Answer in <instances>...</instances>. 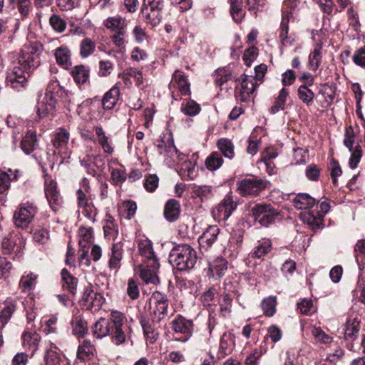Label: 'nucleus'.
Returning a JSON list of instances; mask_svg holds the SVG:
<instances>
[{"label":"nucleus","instance_id":"1","mask_svg":"<svg viewBox=\"0 0 365 365\" xmlns=\"http://www.w3.org/2000/svg\"><path fill=\"white\" fill-rule=\"evenodd\" d=\"M43 46L37 41L25 43L13 61L12 68L7 73L8 86L18 91L26 88L29 73L41 63Z\"/></svg>","mask_w":365,"mask_h":365},{"label":"nucleus","instance_id":"2","mask_svg":"<svg viewBox=\"0 0 365 365\" xmlns=\"http://www.w3.org/2000/svg\"><path fill=\"white\" fill-rule=\"evenodd\" d=\"M197 252L189 245L182 244L174 247L169 255V262L180 271L192 269L197 262Z\"/></svg>","mask_w":365,"mask_h":365},{"label":"nucleus","instance_id":"3","mask_svg":"<svg viewBox=\"0 0 365 365\" xmlns=\"http://www.w3.org/2000/svg\"><path fill=\"white\" fill-rule=\"evenodd\" d=\"M269 182L265 178L252 176L237 181V191L242 197H257L265 190Z\"/></svg>","mask_w":365,"mask_h":365},{"label":"nucleus","instance_id":"4","mask_svg":"<svg viewBox=\"0 0 365 365\" xmlns=\"http://www.w3.org/2000/svg\"><path fill=\"white\" fill-rule=\"evenodd\" d=\"M163 0H143L140 14L143 21L153 26L158 25L162 19Z\"/></svg>","mask_w":365,"mask_h":365},{"label":"nucleus","instance_id":"5","mask_svg":"<svg viewBox=\"0 0 365 365\" xmlns=\"http://www.w3.org/2000/svg\"><path fill=\"white\" fill-rule=\"evenodd\" d=\"M251 214L256 222L267 227L275 221L279 213L270 204L258 203L252 207Z\"/></svg>","mask_w":365,"mask_h":365},{"label":"nucleus","instance_id":"6","mask_svg":"<svg viewBox=\"0 0 365 365\" xmlns=\"http://www.w3.org/2000/svg\"><path fill=\"white\" fill-rule=\"evenodd\" d=\"M104 302L103 296L101 293L95 292L91 284L85 288L81 300V305L83 309L96 312L100 310Z\"/></svg>","mask_w":365,"mask_h":365},{"label":"nucleus","instance_id":"7","mask_svg":"<svg viewBox=\"0 0 365 365\" xmlns=\"http://www.w3.org/2000/svg\"><path fill=\"white\" fill-rule=\"evenodd\" d=\"M36 213V207L32 203L25 202L19 205L14 214V224L16 227L26 229L31 222Z\"/></svg>","mask_w":365,"mask_h":365},{"label":"nucleus","instance_id":"8","mask_svg":"<svg viewBox=\"0 0 365 365\" xmlns=\"http://www.w3.org/2000/svg\"><path fill=\"white\" fill-rule=\"evenodd\" d=\"M76 200L78 212L89 221L94 222L98 212L92 200L82 190L78 189L76 192Z\"/></svg>","mask_w":365,"mask_h":365},{"label":"nucleus","instance_id":"9","mask_svg":"<svg viewBox=\"0 0 365 365\" xmlns=\"http://www.w3.org/2000/svg\"><path fill=\"white\" fill-rule=\"evenodd\" d=\"M171 329L176 334H182L183 336L180 338H176L177 341L181 342L187 341L193 332V323L192 320L187 319L181 315H178L172 322H171Z\"/></svg>","mask_w":365,"mask_h":365},{"label":"nucleus","instance_id":"10","mask_svg":"<svg viewBox=\"0 0 365 365\" xmlns=\"http://www.w3.org/2000/svg\"><path fill=\"white\" fill-rule=\"evenodd\" d=\"M44 191L50 207L53 212H57L62 206L63 198L57 189L56 182L46 178L45 180Z\"/></svg>","mask_w":365,"mask_h":365},{"label":"nucleus","instance_id":"11","mask_svg":"<svg viewBox=\"0 0 365 365\" xmlns=\"http://www.w3.org/2000/svg\"><path fill=\"white\" fill-rule=\"evenodd\" d=\"M237 203L231 195H227L220 203L212 210L214 218L219 221H226L236 209Z\"/></svg>","mask_w":365,"mask_h":365},{"label":"nucleus","instance_id":"12","mask_svg":"<svg viewBox=\"0 0 365 365\" xmlns=\"http://www.w3.org/2000/svg\"><path fill=\"white\" fill-rule=\"evenodd\" d=\"M26 241L22 235L18 231H12L3 237L1 248L4 254H11L16 247L18 250L24 247Z\"/></svg>","mask_w":365,"mask_h":365},{"label":"nucleus","instance_id":"13","mask_svg":"<svg viewBox=\"0 0 365 365\" xmlns=\"http://www.w3.org/2000/svg\"><path fill=\"white\" fill-rule=\"evenodd\" d=\"M159 267L160 264L158 259H151L150 262H147L146 265H141L139 267L140 277L146 284H155L159 281L157 276Z\"/></svg>","mask_w":365,"mask_h":365},{"label":"nucleus","instance_id":"14","mask_svg":"<svg viewBox=\"0 0 365 365\" xmlns=\"http://www.w3.org/2000/svg\"><path fill=\"white\" fill-rule=\"evenodd\" d=\"M43 97L46 98L51 97V98L54 101V105L56 106L59 99H61L63 102L71 101V98L68 96V93L60 86L59 83L56 81L49 83Z\"/></svg>","mask_w":365,"mask_h":365},{"label":"nucleus","instance_id":"15","mask_svg":"<svg viewBox=\"0 0 365 365\" xmlns=\"http://www.w3.org/2000/svg\"><path fill=\"white\" fill-rule=\"evenodd\" d=\"M41 337L39 334L36 331L30 329L29 327H26V330L22 334L23 346L25 349L31 351V355L34 354L38 349L39 343Z\"/></svg>","mask_w":365,"mask_h":365},{"label":"nucleus","instance_id":"16","mask_svg":"<svg viewBox=\"0 0 365 365\" xmlns=\"http://www.w3.org/2000/svg\"><path fill=\"white\" fill-rule=\"evenodd\" d=\"M240 81V100L247 101L249 100L250 94H252L257 88V81L253 76L246 74L241 77Z\"/></svg>","mask_w":365,"mask_h":365},{"label":"nucleus","instance_id":"17","mask_svg":"<svg viewBox=\"0 0 365 365\" xmlns=\"http://www.w3.org/2000/svg\"><path fill=\"white\" fill-rule=\"evenodd\" d=\"M69 138V132L65 128H60L57 130L52 139L53 147L58 150L59 153L64 154L63 158L69 156V153L67 151V144Z\"/></svg>","mask_w":365,"mask_h":365},{"label":"nucleus","instance_id":"18","mask_svg":"<svg viewBox=\"0 0 365 365\" xmlns=\"http://www.w3.org/2000/svg\"><path fill=\"white\" fill-rule=\"evenodd\" d=\"M95 132V141L101 146L104 153L111 155L114 152L112 140L108 137L101 125L93 128Z\"/></svg>","mask_w":365,"mask_h":365},{"label":"nucleus","instance_id":"19","mask_svg":"<svg viewBox=\"0 0 365 365\" xmlns=\"http://www.w3.org/2000/svg\"><path fill=\"white\" fill-rule=\"evenodd\" d=\"M220 233V228L216 225L209 226L198 238L200 249L207 250L215 242Z\"/></svg>","mask_w":365,"mask_h":365},{"label":"nucleus","instance_id":"20","mask_svg":"<svg viewBox=\"0 0 365 365\" xmlns=\"http://www.w3.org/2000/svg\"><path fill=\"white\" fill-rule=\"evenodd\" d=\"M176 88L182 96L190 94V83L186 76L179 71H175L173 74V79L170 83V88Z\"/></svg>","mask_w":365,"mask_h":365},{"label":"nucleus","instance_id":"21","mask_svg":"<svg viewBox=\"0 0 365 365\" xmlns=\"http://www.w3.org/2000/svg\"><path fill=\"white\" fill-rule=\"evenodd\" d=\"M113 331V327L106 318H100L92 327L93 334L97 339L110 335Z\"/></svg>","mask_w":365,"mask_h":365},{"label":"nucleus","instance_id":"22","mask_svg":"<svg viewBox=\"0 0 365 365\" xmlns=\"http://www.w3.org/2000/svg\"><path fill=\"white\" fill-rule=\"evenodd\" d=\"M123 245L120 242L114 243L112 246L111 254L108 262V267L110 270L117 272L120 267V262L123 258Z\"/></svg>","mask_w":365,"mask_h":365},{"label":"nucleus","instance_id":"23","mask_svg":"<svg viewBox=\"0 0 365 365\" xmlns=\"http://www.w3.org/2000/svg\"><path fill=\"white\" fill-rule=\"evenodd\" d=\"M305 7V2L301 0H287L284 2L282 12V16L290 18L297 15L300 10Z\"/></svg>","mask_w":365,"mask_h":365},{"label":"nucleus","instance_id":"24","mask_svg":"<svg viewBox=\"0 0 365 365\" xmlns=\"http://www.w3.org/2000/svg\"><path fill=\"white\" fill-rule=\"evenodd\" d=\"M180 210V202L176 200L170 199L165 205L164 216L168 222H173L179 218Z\"/></svg>","mask_w":365,"mask_h":365},{"label":"nucleus","instance_id":"25","mask_svg":"<svg viewBox=\"0 0 365 365\" xmlns=\"http://www.w3.org/2000/svg\"><path fill=\"white\" fill-rule=\"evenodd\" d=\"M56 109L54 101L50 98L42 96L38 100L36 113L39 118H43L49 114H52Z\"/></svg>","mask_w":365,"mask_h":365},{"label":"nucleus","instance_id":"26","mask_svg":"<svg viewBox=\"0 0 365 365\" xmlns=\"http://www.w3.org/2000/svg\"><path fill=\"white\" fill-rule=\"evenodd\" d=\"M103 25L108 29L115 33L126 31L127 28V21L125 18H123L120 16L108 17L106 19Z\"/></svg>","mask_w":365,"mask_h":365},{"label":"nucleus","instance_id":"27","mask_svg":"<svg viewBox=\"0 0 365 365\" xmlns=\"http://www.w3.org/2000/svg\"><path fill=\"white\" fill-rule=\"evenodd\" d=\"M55 57L58 65L65 69L71 66V51L67 46H60L55 50Z\"/></svg>","mask_w":365,"mask_h":365},{"label":"nucleus","instance_id":"28","mask_svg":"<svg viewBox=\"0 0 365 365\" xmlns=\"http://www.w3.org/2000/svg\"><path fill=\"white\" fill-rule=\"evenodd\" d=\"M38 277V274L34 272H25L21 277L19 285L21 292L24 293L31 292L36 287Z\"/></svg>","mask_w":365,"mask_h":365},{"label":"nucleus","instance_id":"29","mask_svg":"<svg viewBox=\"0 0 365 365\" xmlns=\"http://www.w3.org/2000/svg\"><path fill=\"white\" fill-rule=\"evenodd\" d=\"M89 69L83 65L76 66L71 71V75L78 86H83L89 81Z\"/></svg>","mask_w":365,"mask_h":365},{"label":"nucleus","instance_id":"30","mask_svg":"<svg viewBox=\"0 0 365 365\" xmlns=\"http://www.w3.org/2000/svg\"><path fill=\"white\" fill-rule=\"evenodd\" d=\"M61 274L63 282V289L74 295L77 291L78 279L73 277L66 269H63Z\"/></svg>","mask_w":365,"mask_h":365},{"label":"nucleus","instance_id":"31","mask_svg":"<svg viewBox=\"0 0 365 365\" xmlns=\"http://www.w3.org/2000/svg\"><path fill=\"white\" fill-rule=\"evenodd\" d=\"M293 205L298 210L309 209L316 203V200L307 193H299L293 200Z\"/></svg>","mask_w":365,"mask_h":365},{"label":"nucleus","instance_id":"32","mask_svg":"<svg viewBox=\"0 0 365 365\" xmlns=\"http://www.w3.org/2000/svg\"><path fill=\"white\" fill-rule=\"evenodd\" d=\"M78 244L81 248H86L93 241V231L92 227L81 226L78 229Z\"/></svg>","mask_w":365,"mask_h":365},{"label":"nucleus","instance_id":"33","mask_svg":"<svg viewBox=\"0 0 365 365\" xmlns=\"http://www.w3.org/2000/svg\"><path fill=\"white\" fill-rule=\"evenodd\" d=\"M119 95L120 91L117 87H113L106 93L102 100L103 108L107 110L113 109L118 101Z\"/></svg>","mask_w":365,"mask_h":365},{"label":"nucleus","instance_id":"34","mask_svg":"<svg viewBox=\"0 0 365 365\" xmlns=\"http://www.w3.org/2000/svg\"><path fill=\"white\" fill-rule=\"evenodd\" d=\"M21 149L26 154L33 152L37 147V140L36 133L29 130L21 141Z\"/></svg>","mask_w":365,"mask_h":365},{"label":"nucleus","instance_id":"35","mask_svg":"<svg viewBox=\"0 0 365 365\" xmlns=\"http://www.w3.org/2000/svg\"><path fill=\"white\" fill-rule=\"evenodd\" d=\"M227 261L222 257L216 258L210 264V270L212 276L217 278L223 277L227 270Z\"/></svg>","mask_w":365,"mask_h":365},{"label":"nucleus","instance_id":"36","mask_svg":"<svg viewBox=\"0 0 365 365\" xmlns=\"http://www.w3.org/2000/svg\"><path fill=\"white\" fill-rule=\"evenodd\" d=\"M1 315L0 321L3 325H5L11 319L17 307V302L14 299H7L4 302Z\"/></svg>","mask_w":365,"mask_h":365},{"label":"nucleus","instance_id":"37","mask_svg":"<svg viewBox=\"0 0 365 365\" xmlns=\"http://www.w3.org/2000/svg\"><path fill=\"white\" fill-rule=\"evenodd\" d=\"M19 175V171L15 170L14 172L10 169L9 173H0V193H4L10 187L12 180H16Z\"/></svg>","mask_w":365,"mask_h":365},{"label":"nucleus","instance_id":"38","mask_svg":"<svg viewBox=\"0 0 365 365\" xmlns=\"http://www.w3.org/2000/svg\"><path fill=\"white\" fill-rule=\"evenodd\" d=\"M289 93V91L286 88H282L279 91L278 96L275 98L273 106L269 109L271 113L275 114L285 108V104Z\"/></svg>","mask_w":365,"mask_h":365},{"label":"nucleus","instance_id":"39","mask_svg":"<svg viewBox=\"0 0 365 365\" xmlns=\"http://www.w3.org/2000/svg\"><path fill=\"white\" fill-rule=\"evenodd\" d=\"M217 147L223 155L232 159L235 156V145L232 140L228 138H220L217 142Z\"/></svg>","mask_w":365,"mask_h":365},{"label":"nucleus","instance_id":"40","mask_svg":"<svg viewBox=\"0 0 365 365\" xmlns=\"http://www.w3.org/2000/svg\"><path fill=\"white\" fill-rule=\"evenodd\" d=\"M106 217L103 225L104 235L108 239L115 240L118 235V226L115 224L114 218L111 215H106Z\"/></svg>","mask_w":365,"mask_h":365},{"label":"nucleus","instance_id":"41","mask_svg":"<svg viewBox=\"0 0 365 365\" xmlns=\"http://www.w3.org/2000/svg\"><path fill=\"white\" fill-rule=\"evenodd\" d=\"M140 324L147 339H149L151 343L155 341L158 338V333L154 327L153 321L143 318L140 320Z\"/></svg>","mask_w":365,"mask_h":365},{"label":"nucleus","instance_id":"42","mask_svg":"<svg viewBox=\"0 0 365 365\" xmlns=\"http://www.w3.org/2000/svg\"><path fill=\"white\" fill-rule=\"evenodd\" d=\"M94 351L95 347L93 344H91V341L84 340L83 343L78 346L77 351V359L83 361L91 356H93Z\"/></svg>","mask_w":365,"mask_h":365},{"label":"nucleus","instance_id":"43","mask_svg":"<svg viewBox=\"0 0 365 365\" xmlns=\"http://www.w3.org/2000/svg\"><path fill=\"white\" fill-rule=\"evenodd\" d=\"M230 14L233 20L240 23L245 16V11L242 9V0H230Z\"/></svg>","mask_w":365,"mask_h":365},{"label":"nucleus","instance_id":"44","mask_svg":"<svg viewBox=\"0 0 365 365\" xmlns=\"http://www.w3.org/2000/svg\"><path fill=\"white\" fill-rule=\"evenodd\" d=\"M223 163V159L221 153L212 152L208 155L205 160L206 168L210 171H215L219 169Z\"/></svg>","mask_w":365,"mask_h":365},{"label":"nucleus","instance_id":"45","mask_svg":"<svg viewBox=\"0 0 365 365\" xmlns=\"http://www.w3.org/2000/svg\"><path fill=\"white\" fill-rule=\"evenodd\" d=\"M138 249L140 255L147 259L148 262H150L151 259H158L154 254L152 243L150 240H140L138 243Z\"/></svg>","mask_w":365,"mask_h":365},{"label":"nucleus","instance_id":"46","mask_svg":"<svg viewBox=\"0 0 365 365\" xmlns=\"http://www.w3.org/2000/svg\"><path fill=\"white\" fill-rule=\"evenodd\" d=\"M302 220L313 229L319 228L322 224V216L319 213L315 215L314 212H307L302 215Z\"/></svg>","mask_w":365,"mask_h":365},{"label":"nucleus","instance_id":"47","mask_svg":"<svg viewBox=\"0 0 365 365\" xmlns=\"http://www.w3.org/2000/svg\"><path fill=\"white\" fill-rule=\"evenodd\" d=\"M322 46L317 45L309 56V67L313 71H316L322 63Z\"/></svg>","mask_w":365,"mask_h":365},{"label":"nucleus","instance_id":"48","mask_svg":"<svg viewBox=\"0 0 365 365\" xmlns=\"http://www.w3.org/2000/svg\"><path fill=\"white\" fill-rule=\"evenodd\" d=\"M289 21L288 17H285L284 16H282L279 38L283 46L291 45L293 41L292 38L288 36Z\"/></svg>","mask_w":365,"mask_h":365},{"label":"nucleus","instance_id":"49","mask_svg":"<svg viewBox=\"0 0 365 365\" xmlns=\"http://www.w3.org/2000/svg\"><path fill=\"white\" fill-rule=\"evenodd\" d=\"M231 336L230 334L225 333L220 339L218 356L219 357L223 358L225 356L231 353L232 351V343Z\"/></svg>","mask_w":365,"mask_h":365},{"label":"nucleus","instance_id":"50","mask_svg":"<svg viewBox=\"0 0 365 365\" xmlns=\"http://www.w3.org/2000/svg\"><path fill=\"white\" fill-rule=\"evenodd\" d=\"M298 98L307 106L311 104L314 98V93L307 85H301L297 90Z\"/></svg>","mask_w":365,"mask_h":365},{"label":"nucleus","instance_id":"51","mask_svg":"<svg viewBox=\"0 0 365 365\" xmlns=\"http://www.w3.org/2000/svg\"><path fill=\"white\" fill-rule=\"evenodd\" d=\"M277 300L274 297H268L261 303L262 309L267 317H272L276 312Z\"/></svg>","mask_w":365,"mask_h":365},{"label":"nucleus","instance_id":"52","mask_svg":"<svg viewBox=\"0 0 365 365\" xmlns=\"http://www.w3.org/2000/svg\"><path fill=\"white\" fill-rule=\"evenodd\" d=\"M92 147L88 148L86 151V155L80 160L82 166L88 169V173L92 175H95V170L91 167L93 160L98 157L93 153Z\"/></svg>","mask_w":365,"mask_h":365},{"label":"nucleus","instance_id":"53","mask_svg":"<svg viewBox=\"0 0 365 365\" xmlns=\"http://www.w3.org/2000/svg\"><path fill=\"white\" fill-rule=\"evenodd\" d=\"M96 49V43L91 38H86L80 45V54L83 58H87L91 56Z\"/></svg>","mask_w":365,"mask_h":365},{"label":"nucleus","instance_id":"54","mask_svg":"<svg viewBox=\"0 0 365 365\" xmlns=\"http://www.w3.org/2000/svg\"><path fill=\"white\" fill-rule=\"evenodd\" d=\"M73 332L78 337H83L88 332L87 322L82 319L76 318L73 323Z\"/></svg>","mask_w":365,"mask_h":365},{"label":"nucleus","instance_id":"55","mask_svg":"<svg viewBox=\"0 0 365 365\" xmlns=\"http://www.w3.org/2000/svg\"><path fill=\"white\" fill-rule=\"evenodd\" d=\"M181 110L187 115L194 116L198 114L200 111V106L195 101L188 100L185 103H182Z\"/></svg>","mask_w":365,"mask_h":365},{"label":"nucleus","instance_id":"56","mask_svg":"<svg viewBox=\"0 0 365 365\" xmlns=\"http://www.w3.org/2000/svg\"><path fill=\"white\" fill-rule=\"evenodd\" d=\"M46 365H68L67 359L56 351L48 352L46 358Z\"/></svg>","mask_w":365,"mask_h":365},{"label":"nucleus","instance_id":"57","mask_svg":"<svg viewBox=\"0 0 365 365\" xmlns=\"http://www.w3.org/2000/svg\"><path fill=\"white\" fill-rule=\"evenodd\" d=\"M354 253L356 262L361 269L364 265V259H365V239L359 240L354 247Z\"/></svg>","mask_w":365,"mask_h":365},{"label":"nucleus","instance_id":"58","mask_svg":"<svg viewBox=\"0 0 365 365\" xmlns=\"http://www.w3.org/2000/svg\"><path fill=\"white\" fill-rule=\"evenodd\" d=\"M33 239L35 242L46 244L49 240V232L44 228H36L31 231Z\"/></svg>","mask_w":365,"mask_h":365},{"label":"nucleus","instance_id":"59","mask_svg":"<svg viewBox=\"0 0 365 365\" xmlns=\"http://www.w3.org/2000/svg\"><path fill=\"white\" fill-rule=\"evenodd\" d=\"M344 335L346 339H352L359 330V324L356 320H348L346 323Z\"/></svg>","mask_w":365,"mask_h":365},{"label":"nucleus","instance_id":"60","mask_svg":"<svg viewBox=\"0 0 365 365\" xmlns=\"http://www.w3.org/2000/svg\"><path fill=\"white\" fill-rule=\"evenodd\" d=\"M321 169L315 164L308 165L305 169V175L311 181H318Z\"/></svg>","mask_w":365,"mask_h":365},{"label":"nucleus","instance_id":"61","mask_svg":"<svg viewBox=\"0 0 365 365\" xmlns=\"http://www.w3.org/2000/svg\"><path fill=\"white\" fill-rule=\"evenodd\" d=\"M312 334L317 341L329 344L332 341V338L322 330L320 327H314L312 329Z\"/></svg>","mask_w":365,"mask_h":365},{"label":"nucleus","instance_id":"62","mask_svg":"<svg viewBox=\"0 0 365 365\" xmlns=\"http://www.w3.org/2000/svg\"><path fill=\"white\" fill-rule=\"evenodd\" d=\"M112 335L111 340L115 345H120L125 342L126 336L123 331V327H113V331L110 334Z\"/></svg>","mask_w":365,"mask_h":365},{"label":"nucleus","instance_id":"63","mask_svg":"<svg viewBox=\"0 0 365 365\" xmlns=\"http://www.w3.org/2000/svg\"><path fill=\"white\" fill-rule=\"evenodd\" d=\"M127 294L132 299L135 300L139 297L140 290L137 282L133 279H130L128 282Z\"/></svg>","mask_w":365,"mask_h":365},{"label":"nucleus","instance_id":"64","mask_svg":"<svg viewBox=\"0 0 365 365\" xmlns=\"http://www.w3.org/2000/svg\"><path fill=\"white\" fill-rule=\"evenodd\" d=\"M352 60L356 66L365 68V45L355 51Z\"/></svg>","mask_w":365,"mask_h":365}]
</instances>
